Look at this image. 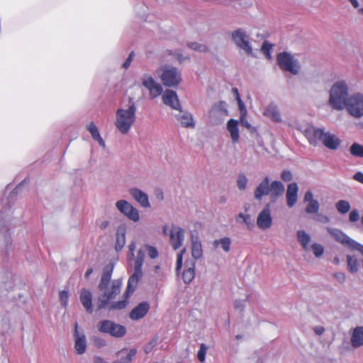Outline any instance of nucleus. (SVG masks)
Segmentation results:
<instances>
[{"instance_id":"obj_16","label":"nucleus","mask_w":363,"mask_h":363,"mask_svg":"<svg viewBox=\"0 0 363 363\" xmlns=\"http://www.w3.org/2000/svg\"><path fill=\"white\" fill-rule=\"evenodd\" d=\"M74 349L78 354H82L85 353L87 348V342L85 335L79 333L78 331V323L74 324Z\"/></svg>"},{"instance_id":"obj_28","label":"nucleus","mask_w":363,"mask_h":363,"mask_svg":"<svg viewBox=\"0 0 363 363\" xmlns=\"http://www.w3.org/2000/svg\"><path fill=\"white\" fill-rule=\"evenodd\" d=\"M191 255L194 259H199L203 256L202 245L197 236H191Z\"/></svg>"},{"instance_id":"obj_27","label":"nucleus","mask_w":363,"mask_h":363,"mask_svg":"<svg viewBox=\"0 0 363 363\" xmlns=\"http://www.w3.org/2000/svg\"><path fill=\"white\" fill-rule=\"evenodd\" d=\"M351 344L354 348L363 345V326H357L353 329L351 337Z\"/></svg>"},{"instance_id":"obj_53","label":"nucleus","mask_w":363,"mask_h":363,"mask_svg":"<svg viewBox=\"0 0 363 363\" xmlns=\"http://www.w3.org/2000/svg\"><path fill=\"white\" fill-rule=\"evenodd\" d=\"M359 219V212L357 209H353L349 215V220L351 223L357 222Z\"/></svg>"},{"instance_id":"obj_9","label":"nucleus","mask_w":363,"mask_h":363,"mask_svg":"<svg viewBox=\"0 0 363 363\" xmlns=\"http://www.w3.org/2000/svg\"><path fill=\"white\" fill-rule=\"evenodd\" d=\"M160 79L165 86H176L182 81V74L176 67L165 66L162 68Z\"/></svg>"},{"instance_id":"obj_3","label":"nucleus","mask_w":363,"mask_h":363,"mask_svg":"<svg viewBox=\"0 0 363 363\" xmlns=\"http://www.w3.org/2000/svg\"><path fill=\"white\" fill-rule=\"evenodd\" d=\"M122 280L120 279H114L110 282H104L103 284L99 283V289L100 295L99 296L98 308H106L109 301L116 298L121 292Z\"/></svg>"},{"instance_id":"obj_60","label":"nucleus","mask_w":363,"mask_h":363,"mask_svg":"<svg viewBox=\"0 0 363 363\" xmlns=\"http://www.w3.org/2000/svg\"><path fill=\"white\" fill-rule=\"evenodd\" d=\"M333 276L340 283H344L346 280V275L343 272H336Z\"/></svg>"},{"instance_id":"obj_25","label":"nucleus","mask_w":363,"mask_h":363,"mask_svg":"<svg viewBox=\"0 0 363 363\" xmlns=\"http://www.w3.org/2000/svg\"><path fill=\"white\" fill-rule=\"evenodd\" d=\"M195 261L189 260L185 263V269L182 274V279L185 284H189L195 277Z\"/></svg>"},{"instance_id":"obj_1","label":"nucleus","mask_w":363,"mask_h":363,"mask_svg":"<svg viewBox=\"0 0 363 363\" xmlns=\"http://www.w3.org/2000/svg\"><path fill=\"white\" fill-rule=\"evenodd\" d=\"M137 107L133 98L128 100V108H121L116 112L115 126L122 135L127 134L136 121Z\"/></svg>"},{"instance_id":"obj_6","label":"nucleus","mask_w":363,"mask_h":363,"mask_svg":"<svg viewBox=\"0 0 363 363\" xmlns=\"http://www.w3.org/2000/svg\"><path fill=\"white\" fill-rule=\"evenodd\" d=\"M98 330L112 337L120 338L126 333V328L109 320H104L98 323Z\"/></svg>"},{"instance_id":"obj_52","label":"nucleus","mask_w":363,"mask_h":363,"mask_svg":"<svg viewBox=\"0 0 363 363\" xmlns=\"http://www.w3.org/2000/svg\"><path fill=\"white\" fill-rule=\"evenodd\" d=\"M145 248H146L148 256L151 259H155L158 256L157 250L155 247L147 245L145 246Z\"/></svg>"},{"instance_id":"obj_54","label":"nucleus","mask_w":363,"mask_h":363,"mask_svg":"<svg viewBox=\"0 0 363 363\" xmlns=\"http://www.w3.org/2000/svg\"><path fill=\"white\" fill-rule=\"evenodd\" d=\"M315 220L321 223H328L330 221V218L323 213H316Z\"/></svg>"},{"instance_id":"obj_36","label":"nucleus","mask_w":363,"mask_h":363,"mask_svg":"<svg viewBox=\"0 0 363 363\" xmlns=\"http://www.w3.org/2000/svg\"><path fill=\"white\" fill-rule=\"evenodd\" d=\"M236 222L242 224L245 223L249 229L254 227V222L251 219V216L249 214L240 213L235 218Z\"/></svg>"},{"instance_id":"obj_15","label":"nucleus","mask_w":363,"mask_h":363,"mask_svg":"<svg viewBox=\"0 0 363 363\" xmlns=\"http://www.w3.org/2000/svg\"><path fill=\"white\" fill-rule=\"evenodd\" d=\"M177 111V113H174V116L182 127L186 128H195L196 123L193 115L190 112L182 110V108Z\"/></svg>"},{"instance_id":"obj_49","label":"nucleus","mask_w":363,"mask_h":363,"mask_svg":"<svg viewBox=\"0 0 363 363\" xmlns=\"http://www.w3.org/2000/svg\"><path fill=\"white\" fill-rule=\"evenodd\" d=\"M311 249L313 250V252L314 254V255L316 257H320L323 255V252H324V247L322 245L320 244H318V243H313L312 245H311Z\"/></svg>"},{"instance_id":"obj_56","label":"nucleus","mask_w":363,"mask_h":363,"mask_svg":"<svg viewBox=\"0 0 363 363\" xmlns=\"http://www.w3.org/2000/svg\"><path fill=\"white\" fill-rule=\"evenodd\" d=\"M93 341L95 345L99 348L103 347L106 345V341L100 337L94 336L93 337Z\"/></svg>"},{"instance_id":"obj_50","label":"nucleus","mask_w":363,"mask_h":363,"mask_svg":"<svg viewBox=\"0 0 363 363\" xmlns=\"http://www.w3.org/2000/svg\"><path fill=\"white\" fill-rule=\"evenodd\" d=\"M247 183V178L246 177V176L243 174H239V176L238 177V180H237V184H238L239 189H240V190L245 189Z\"/></svg>"},{"instance_id":"obj_17","label":"nucleus","mask_w":363,"mask_h":363,"mask_svg":"<svg viewBox=\"0 0 363 363\" xmlns=\"http://www.w3.org/2000/svg\"><path fill=\"white\" fill-rule=\"evenodd\" d=\"M162 101L172 109L177 111L182 108L179 99L176 91L171 89H166L162 94Z\"/></svg>"},{"instance_id":"obj_8","label":"nucleus","mask_w":363,"mask_h":363,"mask_svg":"<svg viewBox=\"0 0 363 363\" xmlns=\"http://www.w3.org/2000/svg\"><path fill=\"white\" fill-rule=\"evenodd\" d=\"M164 235L169 236V242L174 250L179 249L184 240V230L176 225H172L171 229L169 230L167 225H164L162 228Z\"/></svg>"},{"instance_id":"obj_19","label":"nucleus","mask_w":363,"mask_h":363,"mask_svg":"<svg viewBox=\"0 0 363 363\" xmlns=\"http://www.w3.org/2000/svg\"><path fill=\"white\" fill-rule=\"evenodd\" d=\"M149 310L150 304L146 301H143L130 311L129 314L130 318L133 320H140L145 316Z\"/></svg>"},{"instance_id":"obj_64","label":"nucleus","mask_w":363,"mask_h":363,"mask_svg":"<svg viewBox=\"0 0 363 363\" xmlns=\"http://www.w3.org/2000/svg\"><path fill=\"white\" fill-rule=\"evenodd\" d=\"M109 225V221L107 220H101L99 223V226L101 229L104 230Z\"/></svg>"},{"instance_id":"obj_14","label":"nucleus","mask_w":363,"mask_h":363,"mask_svg":"<svg viewBox=\"0 0 363 363\" xmlns=\"http://www.w3.org/2000/svg\"><path fill=\"white\" fill-rule=\"evenodd\" d=\"M257 225L262 230H267L272 225L270 205L267 203L259 212L257 218Z\"/></svg>"},{"instance_id":"obj_63","label":"nucleus","mask_w":363,"mask_h":363,"mask_svg":"<svg viewBox=\"0 0 363 363\" xmlns=\"http://www.w3.org/2000/svg\"><path fill=\"white\" fill-rule=\"evenodd\" d=\"M129 252L130 253L128 254V257L129 258L132 259L134 257V250L135 249V243L132 242L129 246Z\"/></svg>"},{"instance_id":"obj_57","label":"nucleus","mask_w":363,"mask_h":363,"mask_svg":"<svg viewBox=\"0 0 363 363\" xmlns=\"http://www.w3.org/2000/svg\"><path fill=\"white\" fill-rule=\"evenodd\" d=\"M134 56H135L134 51L130 52V54L128 55V57H127L125 61L122 65V67L124 69H127L128 68H129V67L131 64V62L133 61V60L134 58Z\"/></svg>"},{"instance_id":"obj_20","label":"nucleus","mask_w":363,"mask_h":363,"mask_svg":"<svg viewBox=\"0 0 363 363\" xmlns=\"http://www.w3.org/2000/svg\"><path fill=\"white\" fill-rule=\"evenodd\" d=\"M142 276L143 272L134 271L133 274L129 277L127 288L124 293V296L126 298H128L129 296L135 291Z\"/></svg>"},{"instance_id":"obj_12","label":"nucleus","mask_w":363,"mask_h":363,"mask_svg":"<svg viewBox=\"0 0 363 363\" xmlns=\"http://www.w3.org/2000/svg\"><path fill=\"white\" fill-rule=\"evenodd\" d=\"M141 80L143 85L149 90L151 99L157 98L162 94L163 91L162 86L156 82L150 74H143Z\"/></svg>"},{"instance_id":"obj_26","label":"nucleus","mask_w":363,"mask_h":363,"mask_svg":"<svg viewBox=\"0 0 363 363\" xmlns=\"http://www.w3.org/2000/svg\"><path fill=\"white\" fill-rule=\"evenodd\" d=\"M285 191L284 184L280 181H274L270 184L269 196L272 201H276L283 195Z\"/></svg>"},{"instance_id":"obj_21","label":"nucleus","mask_w":363,"mask_h":363,"mask_svg":"<svg viewBox=\"0 0 363 363\" xmlns=\"http://www.w3.org/2000/svg\"><path fill=\"white\" fill-rule=\"evenodd\" d=\"M298 187L296 182L291 183L288 185L286 198L287 206L289 208H292L296 203L298 199Z\"/></svg>"},{"instance_id":"obj_29","label":"nucleus","mask_w":363,"mask_h":363,"mask_svg":"<svg viewBox=\"0 0 363 363\" xmlns=\"http://www.w3.org/2000/svg\"><path fill=\"white\" fill-rule=\"evenodd\" d=\"M264 116L269 117L276 123H279L281 121V117L279 111L278 107L274 104H269L265 109L264 112Z\"/></svg>"},{"instance_id":"obj_34","label":"nucleus","mask_w":363,"mask_h":363,"mask_svg":"<svg viewBox=\"0 0 363 363\" xmlns=\"http://www.w3.org/2000/svg\"><path fill=\"white\" fill-rule=\"evenodd\" d=\"M348 269L352 273H355L359 269V259L356 255L347 256Z\"/></svg>"},{"instance_id":"obj_45","label":"nucleus","mask_w":363,"mask_h":363,"mask_svg":"<svg viewBox=\"0 0 363 363\" xmlns=\"http://www.w3.org/2000/svg\"><path fill=\"white\" fill-rule=\"evenodd\" d=\"M207 350H208V347L204 343H201L200 345V347H199V350L197 353V358L199 362H204V361L206 359V354Z\"/></svg>"},{"instance_id":"obj_46","label":"nucleus","mask_w":363,"mask_h":363,"mask_svg":"<svg viewBox=\"0 0 363 363\" xmlns=\"http://www.w3.org/2000/svg\"><path fill=\"white\" fill-rule=\"evenodd\" d=\"M272 48V45L267 41H264L262 47L261 51L266 56L267 59H271V49Z\"/></svg>"},{"instance_id":"obj_22","label":"nucleus","mask_w":363,"mask_h":363,"mask_svg":"<svg viewBox=\"0 0 363 363\" xmlns=\"http://www.w3.org/2000/svg\"><path fill=\"white\" fill-rule=\"evenodd\" d=\"M80 301L88 313H93L92 294L86 289H82L79 292Z\"/></svg>"},{"instance_id":"obj_23","label":"nucleus","mask_w":363,"mask_h":363,"mask_svg":"<svg viewBox=\"0 0 363 363\" xmlns=\"http://www.w3.org/2000/svg\"><path fill=\"white\" fill-rule=\"evenodd\" d=\"M341 142V140L337 135L326 131L322 143L327 148L335 150L340 147Z\"/></svg>"},{"instance_id":"obj_18","label":"nucleus","mask_w":363,"mask_h":363,"mask_svg":"<svg viewBox=\"0 0 363 363\" xmlns=\"http://www.w3.org/2000/svg\"><path fill=\"white\" fill-rule=\"evenodd\" d=\"M129 194L143 208L150 207L148 196L142 190L133 187L129 189Z\"/></svg>"},{"instance_id":"obj_30","label":"nucleus","mask_w":363,"mask_h":363,"mask_svg":"<svg viewBox=\"0 0 363 363\" xmlns=\"http://www.w3.org/2000/svg\"><path fill=\"white\" fill-rule=\"evenodd\" d=\"M137 353L136 349H130V350H123L118 353V356L119 357L118 361H116L113 363H130L133 357L135 356Z\"/></svg>"},{"instance_id":"obj_41","label":"nucleus","mask_w":363,"mask_h":363,"mask_svg":"<svg viewBox=\"0 0 363 363\" xmlns=\"http://www.w3.org/2000/svg\"><path fill=\"white\" fill-rule=\"evenodd\" d=\"M125 244V233L121 232L118 230L116 233V250L120 251L123 249Z\"/></svg>"},{"instance_id":"obj_5","label":"nucleus","mask_w":363,"mask_h":363,"mask_svg":"<svg viewBox=\"0 0 363 363\" xmlns=\"http://www.w3.org/2000/svg\"><path fill=\"white\" fill-rule=\"evenodd\" d=\"M231 38L235 45L240 50L250 56L255 57L252 45L250 41V35L242 28H238L231 33Z\"/></svg>"},{"instance_id":"obj_59","label":"nucleus","mask_w":363,"mask_h":363,"mask_svg":"<svg viewBox=\"0 0 363 363\" xmlns=\"http://www.w3.org/2000/svg\"><path fill=\"white\" fill-rule=\"evenodd\" d=\"M246 115H241L240 116V123L242 126L247 128L249 130H251L252 131L255 130V128L250 124V123L247 121V120L245 118Z\"/></svg>"},{"instance_id":"obj_40","label":"nucleus","mask_w":363,"mask_h":363,"mask_svg":"<svg viewBox=\"0 0 363 363\" xmlns=\"http://www.w3.org/2000/svg\"><path fill=\"white\" fill-rule=\"evenodd\" d=\"M337 211L341 214L347 213L351 206L350 203L346 200H340L335 203Z\"/></svg>"},{"instance_id":"obj_10","label":"nucleus","mask_w":363,"mask_h":363,"mask_svg":"<svg viewBox=\"0 0 363 363\" xmlns=\"http://www.w3.org/2000/svg\"><path fill=\"white\" fill-rule=\"evenodd\" d=\"M348 113L354 118H360L363 116V94L355 93L350 96L345 106Z\"/></svg>"},{"instance_id":"obj_35","label":"nucleus","mask_w":363,"mask_h":363,"mask_svg":"<svg viewBox=\"0 0 363 363\" xmlns=\"http://www.w3.org/2000/svg\"><path fill=\"white\" fill-rule=\"evenodd\" d=\"M297 239L301 243L303 249L304 250H307L308 249V245L311 241L310 235L304 230H298L297 232Z\"/></svg>"},{"instance_id":"obj_62","label":"nucleus","mask_w":363,"mask_h":363,"mask_svg":"<svg viewBox=\"0 0 363 363\" xmlns=\"http://www.w3.org/2000/svg\"><path fill=\"white\" fill-rule=\"evenodd\" d=\"M353 179L363 184V172H357L353 176Z\"/></svg>"},{"instance_id":"obj_7","label":"nucleus","mask_w":363,"mask_h":363,"mask_svg":"<svg viewBox=\"0 0 363 363\" xmlns=\"http://www.w3.org/2000/svg\"><path fill=\"white\" fill-rule=\"evenodd\" d=\"M277 62L280 68L294 75L298 74L300 71V65L291 54L284 52L278 54Z\"/></svg>"},{"instance_id":"obj_51","label":"nucleus","mask_w":363,"mask_h":363,"mask_svg":"<svg viewBox=\"0 0 363 363\" xmlns=\"http://www.w3.org/2000/svg\"><path fill=\"white\" fill-rule=\"evenodd\" d=\"M186 249H182L177 256V263H176V272L178 273L182 267V262H183V255L185 253Z\"/></svg>"},{"instance_id":"obj_31","label":"nucleus","mask_w":363,"mask_h":363,"mask_svg":"<svg viewBox=\"0 0 363 363\" xmlns=\"http://www.w3.org/2000/svg\"><path fill=\"white\" fill-rule=\"evenodd\" d=\"M227 129L230 133L233 143H237L239 140L238 122L235 119H230L227 123Z\"/></svg>"},{"instance_id":"obj_39","label":"nucleus","mask_w":363,"mask_h":363,"mask_svg":"<svg viewBox=\"0 0 363 363\" xmlns=\"http://www.w3.org/2000/svg\"><path fill=\"white\" fill-rule=\"evenodd\" d=\"M145 253L142 250H140L137 253V257L135 260L134 271L143 272L142 267L144 262Z\"/></svg>"},{"instance_id":"obj_2","label":"nucleus","mask_w":363,"mask_h":363,"mask_svg":"<svg viewBox=\"0 0 363 363\" xmlns=\"http://www.w3.org/2000/svg\"><path fill=\"white\" fill-rule=\"evenodd\" d=\"M349 85L347 81H336L330 87L328 104L333 109L342 111L349 99Z\"/></svg>"},{"instance_id":"obj_61","label":"nucleus","mask_w":363,"mask_h":363,"mask_svg":"<svg viewBox=\"0 0 363 363\" xmlns=\"http://www.w3.org/2000/svg\"><path fill=\"white\" fill-rule=\"evenodd\" d=\"M303 200L305 202L309 203L311 201H315V199H313V194L312 191H308L306 192V194L304 195Z\"/></svg>"},{"instance_id":"obj_43","label":"nucleus","mask_w":363,"mask_h":363,"mask_svg":"<svg viewBox=\"0 0 363 363\" xmlns=\"http://www.w3.org/2000/svg\"><path fill=\"white\" fill-rule=\"evenodd\" d=\"M187 46L190 49L198 51L199 52H206L208 50V48L206 45L196 42L189 43Z\"/></svg>"},{"instance_id":"obj_33","label":"nucleus","mask_w":363,"mask_h":363,"mask_svg":"<svg viewBox=\"0 0 363 363\" xmlns=\"http://www.w3.org/2000/svg\"><path fill=\"white\" fill-rule=\"evenodd\" d=\"M114 269V264L111 262H109L108 264H106L103 270V274L101 278V281L99 283H101L103 284L104 282H110L112 273Z\"/></svg>"},{"instance_id":"obj_24","label":"nucleus","mask_w":363,"mask_h":363,"mask_svg":"<svg viewBox=\"0 0 363 363\" xmlns=\"http://www.w3.org/2000/svg\"><path fill=\"white\" fill-rule=\"evenodd\" d=\"M269 178L268 177L259 183L255 191V198L257 200H261L264 196L269 195L270 193V184Z\"/></svg>"},{"instance_id":"obj_48","label":"nucleus","mask_w":363,"mask_h":363,"mask_svg":"<svg viewBox=\"0 0 363 363\" xmlns=\"http://www.w3.org/2000/svg\"><path fill=\"white\" fill-rule=\"evenodd\" d=\"M123 296V300L112 303L110 306V309H123L125 308L128 304V298L124 295Z\"/></svg>"},{"instance_id":"obj_47","label":"nucleus","mask_w":363,"mask_h":363,"mask_svg":"<svg viewBox=\"0 0 363 363\" xmlns=\"http://www.w3.org/2000/svg\"><path fill=\"white\" fill-rule=\"evenodd\" d=\"M69 292L66 290H62L60 292L59 297L61 305L65 308H67L68 306V300H69Z\"/></svg>"},{"instance_id":"obj_38","label":"nucleus","mask_w":363,"mask_h":363,"mask_svg":"<svg viewBox=\"0 0 363 363\" xmlns=\"http://www.w3.org/2000/svg\"><path fill=\"white\" fill-rule=\"evenodd\" d=\"M350 154L357 157H363V145L357 143H354L350 147Z\"/></svg>"},{"instance_id":"obj_13","label":"nucleus","mask_w":363,"mask_h":363,"mask_svg":"<svg viewBox=\"0 0 363 363\" xmlns=\"http://www.w3.org/2000/svg\"><path fill=\"white\" fill-rule=\"evenodd\" d=\"M325 132L324 128L308 126L303 133L311 145L317 146L320 142L323 143Z\"/></svg>"},{"instance_id":"obj_42","label":"nucleus","mask_w":363,"mask_h":363,"mask_svg":"<svg viewBox=\"0 0 363 363\" xmlns=\"http://www.w3.org/2000/svg\"><path fill=\"white\" fill-rule=\"evenodd\" d=\"M320 208L319 202L317 200L311 201L308 203L306 207V212L307 213H318Z\"/></svg>"},{"instance_id":"obj_44","label":"nucleus","mask_w":363,"mask_h":363,"mask_svg":"<svg viewBox=\"0 0 363 363\" xmlns=\"http://www.w3.org/2000/svg\"><path fill=\"white\" fill-rule=\"evenodd\" d=\"M86 129L89 130V132L91 133L92 138L96 140L99 137H101L99 131L94 124V123L91 122L86 125Z\"/></svg>"},{"instance_id":"obj_37","label":"nucleus","mask_w":363,"mask_h":363,"mask_svg":"<svg viewBox=\"0 0 363 363\" xmlns=\"http://www.w3.org/2000/svg\"><path fill=\"white\" fill-rule=\"evenodd\" d=\"M211 114L218 113V114H228V111L226 108V104L224 101H219L214 104L212 107L211 111Z\"/></svg>"},{"instance_id":"obj_11","label":"nucleus","mask_w":363,"mask_h":363,"mask_svg":"<svg viewBox=\"0 0 363 363\" xmlns=\"http://www.w3.org/2000/svg\"><path fill=\"white\" fill-rule=\"evenodd\" d=\"M116 206L117 209L125 216L128 219L133 222H138L140 220L139 211L133 206L125 200H119L116 202Z\"/></svg>"},{"instance_id":"obj_32","label":"nucleus","mask_w":363,"mask_h":363,"mask_svg":"<svg viewBox=\"0 0 363 363\" xmlns=\"http://www.w3.org/2000/svg\"><path fill=\"white\" fill-rule=\"evenodd\" d=\"M231 240L230 238L224 237L220 239L215 240L213 242V246L215 249H222L225 252H229L231 246Z\"/></svg>"},{"instance_id":"obj_58","label":"nucleus","mask_w":363,"mask_h":363,"mask_svg":"<svg viewBox=\"0 0 363 363\" xmlns=\"http://www.w3.org/2000/svg\"><path fill=\"white\" fill-rule=\"evenodd\" d=\"M236 99L238 101L239 109H240V116L241 115H246L247 111H246V108H245V104H244L243 101H242V99L240 97L239 94H238V99Z\"/></svg>"},{"instance_id":"obj_4","label":"nucleus","mask_w":363,"mask_h":363,"mask_svg":"<svg viewBox=\"0 0 363 363\" xmlns=\"http://www.w3.org/2000/svg\"><path fill=\"white\" fill-rule=\"evenodd\" d=\"M328 233L338 242L347 246L352 250H356L363 255V245L350 238L340 229L327 227Z\"/></svg>"},{"instance_id":"obj_55","label":"nucleus","mask_w":363,"mask_h":363,"mask_svg":"<svg viewBox=\"0 0 363 363\" xmlns=\"http://www.w3.org/2000/svg\"><path fill=\"white\" fill-rule=\"evenodd\" d=\"M281 178L284 182H290L293 179V175L291 171L284 169L281 174Z\"/></svg>"}]
</instances>
